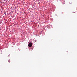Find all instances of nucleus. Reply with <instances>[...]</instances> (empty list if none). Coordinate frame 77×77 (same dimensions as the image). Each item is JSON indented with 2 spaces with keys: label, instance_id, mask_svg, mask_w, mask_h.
<instances>
[{
  "label": "nucleus",
  "instance_id": "f03ea898",
  "mask_svg": "<svg viewBox=\"0 0 77 77\" xmlns=\"http://www.w3.org/2000/svg\"><path fill=\"white\" fill-rule=\"evenodd\" d=\"M61 2V3H62V2Z\"/></svg>",
  "mask_w": 77,
  "mask_h": 77
},
{
  "label": "nucleus",
  "instance_id": "f257e3e1",
  "mask_svg": "<svg viewBox=\"0 0 77 77\" xmlns=\"http://www.w3.org/2000/svg\"><path fill=\"white\" fill-rule=\"evenodd\" d=\"M32 45H33L32 44V43L30 42L28 45V46L29 47H32Z\"/></svg>",
  "mask_w": 77,
  "mask_h": 77
}]
</instances>
